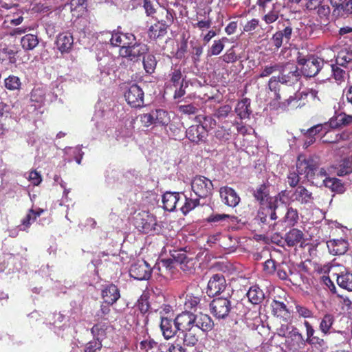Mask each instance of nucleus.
I'll list each match as a JSON object with an SVG mask.
<instances>
[{"mask_svg":"<svg viewBox=\"0 0 352 352\" xmlns=\"http://www.w3.org/2000/svg\"><path fill=\"white\" fill-rule=\"evenodd\" d=\"M276 262L273 259H268L263 263V271L265 274H273L277 269Z\"/></svg>","mask_w":352,"mask_h":352,"instance_id":"0e129e2a","label":"nucleus"},{"mask_svg":"<svg viewBox=\"0 0 352 352\" xmlns=\"http://www.w3.org/2000/svg\"><path fill=\"white\" fill-rule=\"evenodd\" d=\"M172 257L173 258L175 263L181 265V269L183 270H186L187 264L190 261V260L188 258L185 252H175L172 254Z\"/></svg>","mask_w":352,"mask_h":352,"instance_id":"de8ad7c7","label":"nucleus"},{"mask_svg":"<svg viewBox=\"0 0 352 352\" xmlns=\"http://www.w3.org/2000/svg\"><path fill=\"white\" fill-rule=\"evenodd\" d=\"M168 25L166 23L158 22L151 25L148 30L151 38H157L164 36L166 34V29Z\"/></svg>","mask_w":352,"mask_h":352,"instance_id":"c9c22d12","label":"nucleus"},{"mask_svg":"<svg viewBox=\"0 0 352 352\" xmlns=\"http://www.w3.org/2000/svg\"><path fill=\"white\" fill-rule=\"evenodd\" d=\"M337 283L340 287L349 292H352V274L347 270L338 274Z\"/></svg>","mask_w":352,"mask_h":352,"instance_id":"cd10ccee","label":"nucleus"},{"mask_svg":"<svg viewBox=\"0 0 352 352\" xmlns=\"http://www.w3.org/2000/svg\"><path fill=\"white\" fill-rule=\"evenodd\" d=\"M148 47L142 43H134L126 48H120V54L132 62H138L148 53Z\"/></svg>","mask_w":352,"mask_h":352,"instance_id":"423d86ee","label":"nucleus"},{"mask_svg":"<svg viewBox=\"0 0 352 352\" xmlns=\"http://www.w3.org/2000/svg\"><path fill=\"white\" fill-rule=\"evenodd\" d=\"M192 190L199 198H207L212 195L214 186L208 178L197 175L191 181Z\"/></svg>","mask_w":352,"mask_h":352,"instance_id":"39448f33","label":"nucleus"},{"mask_svg":"<svg viewBox=\"0 0 352 352\" xmlns=\"http://www.w3.org/2000/svg\"><path fill=\"white\" fill-rule=\"evenodd\" d=\"M278 76H272L268 82V87L270 91L274 92L276 100H280L281 96L279 94L280 85H286L292 86L298 82L301 78L300 69L296 65L292 63H286L280 65Z\"/></svg>","mask_w":352,"mask_h":352,"instance_id":"f257e3e1","label":"nucleus"},{"mask_svg":"<svg viewBox=\"0 0 352 352\" xmlns=\"http://www.w3.org/2000/svg\"><path fill=\"white\" fill-rule=\"evenodd\" d=\"M175 322L179 331L192 329L195 327V314L190 311H184L177 316Z\"/></svg>","mask_w":352,"mask_h":352,"instance_id":"2eb2a0df","label":"nucleus"},{"mask_svg":"<svg viewBox=\"0 0 352 352\" xmlns=\"http://www.w3.org/2000/svg\"><path fill=\"white\" fill-rule=\"evenodd\" d=\"M296 62L300 66L301 76L305 78L315 77L324 65L322 58L311 54L304 55L302 52H298Z\"/></svg>","mask_w":352,"mask_h":352,"instance_id":"f03ea898","label":"nucleus"},{"mask_svg":"<svg viewBox=\"0 0 352 352\" xmlns=\"http://www.w3.org/2000/svg\"><path fill=\"white\" fill-rule=\"evenodd\" d=\"M157 343L154 341L153 339L151 338L150 336H147V338H144L140 342V348L146 352L150 349H153L157 346Z\"/></svg>","mask_w":352,"mask_h":352,"instance_id":"bf43d9fd","label":"nucleus"},{"mask_svg":"<svg viewBox=\"0 0 352 352\" xmlns=\"http://www.w3.org/2000/svg\"><path fill=\"white\" fill-rule=\"evenodd\" d=\"M200 204L199 198L187 197L182 192V198L180 203V210L184 214H187L189 212L195 209Z\"/></svg>","mask_w":352,"mask_h":352,"instance_id":"a878e982","label":"nucleus"},{"mask_svg":"<svg viewBox=\"0 0 352 352\" xmlns=\"http://www.w3.org/2000/svg\"><path fill=\"white\" fill-rule=\"evenodd\" d=\"M221 201L230 207H235L240 202V197L236 192L232 188L224 186L219 190Z\"/></svg>","mask_w":352,"mask_h":352,"instance_id":"f3484780","label":"nucleus"},{"mask_svg":"<svg viewBox=\"0 0 352 352\" xmlns=\"http://www.w3.org/2000/svg\"><path fill=\"white\" fill-rule=\"evenodd\" d=\"M104 302L113 305L120 297L118 288L113 284L107 285L102 292Z\"/></svg>","mask_w":352,"mask_h":352,"instance_id":"4be33fe9","label":"nucleus"},{"mask_svg":"<svg viewBox=\"0 0 352 352\" xmlns=\"http://www.w3.org/2000/svg\"><path fill=\"white\" fill-rule=\"evenodd\" d=\"M170 81L173 83V86L177 87L182 81V74L180 69H171L168 74Z\"/></svg>","mask_w":352,"mask_h":352,"instance_id":"864d4df0","label":"nucleus"},{"mask_svg":"<svg viewBox=\"0 0 352 352\" xmlns=\"http://www.w3.org/2000/svg\"><path fill=\"white\" fill-rule=\"evenodd\" d=\"M124 97L127 102L133 107H141L144 104V91L142 88L133 84L125 92Z\"/></svg>","mask_w":352,"mask_h":352,"instance_id":"f8f14e48","label":"nucleus"},{"mask_svg":"<svg viewBox=\"0 0 352 352\" xmlns=\"http://www.w3.org/2000/svg\"><path fill=\"white\" fill-rule=\"evenodd\" d=\"M332 76L338 83L344 82L347 76V73L345 70L341 69L338 65H331Z\"/></svg>","mask_w":352,"mask_h":352,"instance_id":"a18cd8bd","label":"nucleus"},{"mask_svg":"<svg viewBox=\"0 0 352 352\" xmlns=\"http://www.w3.org/2000/svg\"><path fill=\"white\" fill-rule=\"evenodd\" d=\"M311 192L309 191L303 186H297L292 192L290 200L292 201H298L301 204H307L313 200Z\"/></svg>","mask_w":352,"mask_h":352,"instance_id":"a211bd4d","label":"nucleus"},{"mask_svg":"<svg viewBox=\"0 0 352 352\" xmlns=\"http://www.w3.org/2000/svg\"><path fill=\"white\" fill-rule=\"evenodd\" d=\"M352 62V50L349 47H342L338 52L336 63L338 65L346 67Z\"/></svg>","mask_w":352,"mask_h":352,"instance_id":"2f4dec72","label":"nucleus"},{"mask_svg":"<svg viewBox=\"0 0 352 352\" xmlns=\"http://www.w3.org/2000/svg\"><path fill=\"white\" fill-rule=\"evenodd\" d=\"M314 177L313 178V181H310L313 184H316V185H318L320 184L319 179H321L322 180L324 179L323 178L326 177L327 172L323 168H319V164L318 161L316 160V167H315V170L314 171Z\"/></svg>","mask_w":352,"mask_h":352,"instance_id":"6e6d98bb","label":"nucleus"},{"mask_svg":"<svg viewBox=\"0 0 352 352\" xmlns=\"http://www.w3.org/2000/svg\"><path fill=\"white\" fill-rule=\"evenodd\" d=\"M259 20L257 19H252L243 25V31L246 32H252L258 27Z\"/></svg>","mask_w":352,"mask_h":352,"instance_id":"774afa93","label":"nucleus"},{"mask_svg":"<svg viewBox=\"0 0 352 352\" xmlns=\"http://www.w3.org/2000/svg\"><path fill=\"white\" fill-rule=\"evenodd\" d=\"M254 197L259 201L261 206H266L267 201L272 198L269 196V191L265 184L260 185L254 192Z\"/></svg>","mask_w":352,"mask_h":352,"instance_id":"473e14b6","label":"nucleus"},{"mask_svg":"<svg viewBox=\"0 0 352 352\" xmlns=\"http://www.w3.org/2000/svg\"><path fill=\"white\" fill-rule=\"evenodd\" d=\"M184 344L187 346H195L199 342V336L197 328L194 327L192 329L184 331Z\"/></svg>","mask_w":352,"mask_h":352,"instance_id":"72a5a7b5","label":"nucleus"},{"mask_svg":"<svg viewBox=\"0 0 352 352\" xmlns=\"http://www.w3.org/2000/svg\"><path fill=\"white\" fill-rule=\"evenodd\" d=\"M226 287L224 276L221 274H215L210 277L208 283L206 294L210 297H214L224 292Z\"/></svg>","mask_w":352,"mask_h":352,"instance_id":"1a4fd4ad","label":"nucleus"},{"mask_svg":"<svg viewBox=\"0 0 352 352\" xmlns=\"http://www.w3.org/2000/svg\"><path fill=\"white\" fill-rule=\"evenodd\" d=\"M196 118L199 122H201V125L206 130V132L208 130L213 129L217 124L216 120L210 116H198Z\"/></svg>","mask_w":352,"mask_h":352,"instance_id":"49530a36","label":"nucleus"},{"mask_svg":"<svg viewBox=\"0 0 352 352\" xmlns=\"http://www.w3.org/2000/svg\"><path fill=\"white\" fill-rule=\"evenodd\" d=\"M235 112L241 119L249 118L252 113L250 109V100L245 98L239 101L235 108Z\"/></svg>","mask_w":352,"mask_h":352,"instance_id":"c85d7f7f","label":"nucleus"},{"mask_svg":"<svg viewBox=\"0 0 352 352\" xmlns=\"http://www.w3.org/2000/svg\"><path fill=\"white\" fill-rule=\"evenodd\" d=\"M351 123L352 116L342 113L331 118L328 122V124L329 126L331 129H338L348 126Z\"/></svg>","mask_w":352,"mask_h":352,"instance_id":"5701e85b","label":"nucleus"},{"mask_svg":"<svg viewBox=\"0 0 352 352\" xmlns=\"http://www.w3.org/2000/svg\"><path fill=\"white\" fill-rule=\"evenodd\" d=\"M21 86V80L19 77L10 76L5 79V87L9 90L19 89Z\"/></svg>","mask_w":352,"mask_h":352,"instance_id":"3c124183","label":"nucleus"},{"mask_svg":"<svg viewBox=\"0 0 352 352\" xmlns=\"http://www.w3.org/2000/svg\"><path fill=\"white\" fill-rule=\"evenodd\" d=\"M155 124L167 125L170 122L168 113L163 109L153 110Z\"/></svg>","mask_w":352,"mask_h":352,"instance_id":"a19ab883","label":"nucleus"},{"mask_svg":"<svg viewBox=\"0 0 352 352\" xmlns=\"http://www.w3.org/2000/svg\"><path fill=\"white\" fill-rule=\"evenodd\" d=\"M243 307L241 302H235L230 296L226 297H218L214 298L210 303L211 313L218 319H225L231 313H234L235 309Z\"/></svg>","mask_w":352,"mask_h":352,"instance_id":"7ed1b4c3","label":"nucleus"},{"mask_svg":"<svg viewBox=\"0 0 352 352\" xmlns=\"http://www.w3.org/2000/svg\"><path fill=\"white\" fill-rule=\"evenodd\" d=\"M279 16V10H278L277 5L274 3L272 9L262 17V19L266 24H271L275 22Z\"/></svg>","mask_w":352,"mask_h":352,"instance_id":"79ce46f5","label":"nucleus"},{"mask_svg":"<svg viewBox=\"0 0 352 352\" xmlns=\"http://www.w3.org/2000/svg\"><path fill=\"white\" fill-rule=\"evenodd\" d=\"M74 38L70 33L60 34L56 40L58 49L61 52H68L72 47Z\"/></svg>","mask_w":352,"mask_h":352,"instance_id":"393cba45","label":"nucleus"},{"mask_svg":"<svg viewBox=\"0 0 352 352\" xmlns=\"http://www.w3.org/2000/svg\"><path fill=\"white\" fill-rule=\"evenodd\" d=\"M329 252L333 255L344 254L348 250V242L342 239L329 240L327 242Z\"/></svg>","mask_w":352,"mask_h":352,"instance_id":"aec40b11","label":"nucleus"},{"mask_svg":"<svg viewBox=\"0 0 352 352\" xmlns=\"http://www.w3.org/2000/svg\"><path fill=\"white\" fill-rule=\"evenodd\" d=\"M295 329L296 327L285 321L276 329V333L279 336L285 337L286 339Z\"/></svg>","mask_w":352,"mask_h":352,"instance_id":"8fccbe9b","label":"nucleus"},{"mask_svg":"<svg viewBox=\"0 0 352 352\" xmlns=\"http://www.w3.org/2000/svg\"><path fill=\"white\" fill-rule=\"evenodd\" d=\"M338 176H344L352 173V159L345 158L342 160L339 165L335 167V172Z\"/></svg>","mask_w":352,"mask_h":352,"instance_id":"e433bc0d","label":"nucleus"},{"mask_svg":"<svg viewBox=\"0 0 352 352\" xmlns=\"http://www.w3.org/2000/svg\"><path fill=\"white\" fill-rule=\"evenodd\" d=\"M32 212L33 210L30 209L27 215L22 219L21 224L18 226V229L19 230H26L30 226L32 223L36 220V216L33 217Z\"/></svg>","mask_w":352,"mask_h":352,"instance_id":"603ef678","label":"nucleus"},{"mask_svg":"<svg viewBox=\"0 0 352 352\" xmlns=\"http://www.w3.org/2000/svg\"><path fill=\"white\" fill-rule=\"evenodd\" d=\"M102 343L100 341L94 339L92 341L89 342L85 347V352H96L97 350H100L102 348Z\"/></svg>","mask_w":352,"mask_h":352,"instance_id":"338daca9","label":"nucleus"},{"mask_svg":"<svg viewBox=\"0 0 352 352\" xmlns=\"http://www.w3.org/2000/svg\"><path fill=\"white\" fill-rule=\"evenodd\" d=\"M45 91L42 88H35L31 93V100L41 104L45 101Z\"/></svg>","mask_w":352,"mask_h":352,"instance_id":"5fc2aeb1","label":"nucleus"},{"mask_svg":"<svg viewBox=\"0 0 352 352\" xmlns=\"http://www.w3.org/2000/svg\"><path fill=\"white\" fill-rule=\"evenodd\" d=\"M160 318V327L163 337L166 340L173 338L179 331L177 327H176L175 318L171 319L168 316H161Z\"/></svg>","mask_w":352,"mask_h":352,"instance_id":"4468645a","label":"nucleus"},{"mask_svg":"<svg viewBox=\"0 0 352 352\" xmlns=\"http://www.w3.org/2000/svg\"><path fill=\"white\" fill-rule=\"evenodd\" d=\"M283 28L279 30L272 37L273 45L280 48L282 45L289 44L293 36V28L289 20L283 25Z\"/></svg>","mask_w":352,"mask_h":352,"instance_id":"6e6552de","label":"nucleus"},{"mask_svg":"<svg viewBox=\"0 0 352 352\" xmlns=\"http://www.w3.org/2000/svg\"><path fill=\"white\" fill-rule=\"evenodd\" d=\"M152 268L145 261H138L131 265L129 274L130 276L139 280H148L151 276Z\"/></svg>","mask_w":352,"mask_h":352,"instance_id":"9d476101","label":"nucleus"},{"mask_svg":"<svg viewBox=\"0 0 352 352\" xmlns=\"http://www.w3.org/2000/svg\"><path fill=\"white\" fill-rule=\"evenodd\" d=\"M302 237V231L294 228L285 234V240L288 246L294 247L301 241Z\"/></svg>","mask_w":352,"mask_h":352,"instance_id":"f704fd0d","label":"nucleus"},{"mask_svg":"<svg viewBox=\"0 0 352 352\" xmlns=\"http://www.w3.org/2000/svg\"><path fill=\"white\" fill-rule=\"evenodd\" d=\"M266 206L267 209H265V210H267L268 212V216L270 217V219H277L278 216L276 214V210L279 208V205H276V204L267 201Z\"/></svg>","mask_w":352,"mask_h":352,"instance_id":"69168bd1","label":"nucleus"},{"mask_svg":"<svg viewBox=\"0 0 352 352\" xmlns=\"http://www.w3.org/2000/svg\"><path fill=\"white\" fill-rule=\"evenodd\" d=\"M292 191L284 190L280 191L277 195L270 198L269 201L279 205V203L284 204L291 197Z\"/></svg>","mask_w":352,"mask_h":352,"instance_id":"37998d69","label":"nucleus"},{"mask_svg":"<svg viewBox=\"0 0 352 352\" xmlns=\"http://www.w3.org/2000/svg\"><path fill=\"white\" fill-rule=\"evenodd\" d=\"M134 226L140 232L145 234H154L160 232L155 217L147 211H142L135 215Z\"/></svg>","mask_w":352,"mask_h":352,"instance_id":"20e7f679","label":"nucleus"},{"mask_svg":"<svg viewBox=\"0 0 352 352\" xmlns=\"http://www.w3.org/2000/svg\"><path fill=\"white\" fill-rule=\"evenodd\" d=\"M109 38L110 44L113 47L126 48L135 41V37L131 33H122L120 32H107L105 34Z\"/></svg>","mask_w":352,"mask_h":352,"instance_id":"9b49d317","label":"nucleus"},{"mask_svg":"<svg viewBox=\"0 0 352 352\" xmlns=\"http://www.w3.org/2000/svg\"><path fill=\"white\" fill-rule=\"evenodd\" d=\"M335 322V317L331 314H326L322 318L319 329L324 335H328L335 332L333 330V324Z\"/></svg>","mask_w":352,"mask_h":352,"instance_id":"bb28decb","label":"nucleus"},{"mask_svg":"<svg viewBox=\"0 0 352 352\" xmlns=\"http://www.w3.org/2000/svg\"><path fill=\"white\" fill-rule=\"evenodd\" d=\"M112 330V327L107 323H99L93 326L91 329V333L98 341H102L107 337L108 332Z\"/></svg>","mask_w":352,"mask_h":352,"instance_id":"b1692460","label":"nucleus"},{"mask_svg":"<svg viewBox=\"0 0 352 352\" xmlns=\"http://www.w3.org/2000/svg\"><path fill=\"white\" fill-rule=\"evenodd\" d=\"M182 192H166L162 197L163 207L166 210L172 212L180 206Z\"/></svg>","mask_w":352,"mask_h":352,"instance_id":"dca6fc26","label":"nucleus"},{"mask_svg":"<svg viewBox=\"0 0 352 352\" xmlns=\"http://www.w3.org/2000/svg\"><path fill=\"white\" fill-rule=\"evenodd\" d=\"M285 222L290 226H294L298 221V212L296 209L292 207L287 208L284 217Z\"/></svg>","mask_w":352,"mask_h":352,"instance_id":"c03bdc74","label":"nucleus"},{"mask_svg":"<svg viewBox=\"0 0 352 352\" xmlns=\"http://www.w3.org/2000/svg\"><path fill=\"white\" fill-rule=\"evenodd\" d=\"M21 43L25 50H32L38 44V39L36 35L28 34L21 38Z\"/></svg>","mask_w":352,"mask_h":352,"instance_id":"4c0bfd02","label":"nucleus"},{"mask_svg":"<svg viewBox=\"0 0 352 352\" xmlns=\"http://www.w3.org/2000/svg\"><path fill=\"white\" fill-rule=\"evenodd\" d=\"M329 127V126L328 122L325 123L324 124H317V125H315V126L311 127L310 129H309L307 131V132L305 133V135L306 136H310V137L314 138V135L319 133L321 131H322L323 129L327 130Z\"/></svg>","mask_w":352,"mask_h":352,"instance_id":"052dcab7","label":"nucleus"},{"mask_svg":"<svg viewBox=\"0 0 352 352\" xmlns=\"http://www.w3.org/2000/svg\"><path fill=\"white\" fill-rule=\"evenodd\" d=\"M301 175L296 170L290 171L287 175V183L291 187H296L300 182Z\"/></svg>","mask_w":352,"mask_h":352,"instance_id":"680f3d73","label":"nucleus"},{"mask_svg":"<svg viewBox=\"0 0 352 352\" xmlns=\"http://www.w3.org/2000/svg\"><path fill=\"white\" fill-rule=\"evenodd\" d=\"M247 296L248 300L253 305L260 304L265 298L263 290L256 285L252 286L249 289Z\"/></svg>","mask_w":352,"mask_h":352,"instance_id":"7c9ffc66","label":"nucleus"},{"mask_svg":"<svg viewBox=\"0 0 352 352\" xmlns=\"http://www.w3.org/2000/svg\"><path fill=\"white\" fill-rule=\"evenodd\" d=\"M322 184L333 192L342 193L345 190L341 180L335 177H325L322 179Z\"/></svg>","mask_w":352,"mask_h":352,"instance_id":"c756f323","label":"nucleus"},{"mask_svg":"<svg viewBox=\"0 0 352 352\" xmlns=\"http://www.w3.org/2000/svg\"><path fill=\"white\" fill-rule=\"evenodd\" d=\"M228 39L226 37L222 38L221 40L214 41V43L211 46L210 49L208 50L209 56H216L219 55L221 51L223 50L224 45L223 43V41H227Z\"/></svg>","mask_w":352,"mask_h":352,"instance_id":"09e8293b","label":"nucleus"},{"mask_svg":"<svg viewBox=\"0 0 352 352\" xmlns=\"http://www.w3.org/2000/svg\"><path fill=\"white\" fill-rule=\"evenodd\" d=\"M178 109L179 112L186 115L195 114L198 111L197 107L192 104L179 105Z\"/></svg>","mask_w":352,"mask_h":352,"instance_id":"e2e57ef3","label":"nucleus"},{"mask_svg":"<svg viewBox=\"0 0 352 352\" xmlns=\"http://www.w3.org/2000/svg\"><path fill=\"white\" fill-rule=\"evenodd\" d=\"M142 64L146 73L152 74L157 65L155 57L153 54H146L142 58Z\"/></svg>","mask_w":352,"mask_h":352,"instance_id":"ea45409f","label":"nucleus"},{"mask_svg":"<svg viewBox=\"0 0 352 352\" xmlns=\"http://www.w3.org/2000/svg\"><path fill=\"white\" fill-rule=\"evenodd\" d=\"M306 341L302 336L296 329L285 339L287 349L292 352H302Z\"/></svg>","mask_w":352,"mask_h":352,"instance_id":"ddd939ff","label":"nucleus"},{"mask_svg":"<svg viewBox=\"0 0 352 352\" xmlns=\"http://www.w3.org/2000/svg\"><path fill=\"white\" fill-rule=\"evenodd\" d=\"M316 160L311 157H306L302 155H299L296 162V171L298 174L304 175L308 181H313Z\"/></svg>","mask_w":352,"mask_h":352,"instance_id":"0eeeda50","label":"nucleus"},{"mask_svg":"<svg viewBox=\"0 0 352 352\" xmlns=\"http://www.w3.org/2000/svg\"><path fill=\"white\" fill-rule=\"evenodd\" d=\"M214 322L211 318L202 313L195 314V324L194 327L197 328V331H208L212 329Z\"/></svg>","mask_w":352,"mask_h":352,"instance_id":"412c9836","label":"nucleus"},{"mask_svg":"<svg viewBox=\"0 0 352 352\" xmlns=\"http://www.w3.org/2000/svg\"><path fill=\"white\" fill-rule=\"evenodd\" d=\"M271 307L273 314L277 317H284L289 314L285 304L283 302L274 300L272 302Z\"/></svg>","mask_w":352,"mask_h":352,"instance_id":"58836bf2","label":"nucleus"},{"mask_svg":"<svg viewBox=\"0 0 352 352\" xmlns=\"http://www.w3.org/2000/svg\"><path fill=\"white\" fill-rule=\"evenodd\" d=\"M206 136V130L201 125H192L186 131V137L192 142H203Z\"/></svg>","mask_w":352,"mask_h":352,"instance_id":"6ab92c4d","label":"nucleus"},{"mask_svg":"<svg viewBox=\"0 0 352 352\" xmlns=\"http://www.w3.org/2000/svg\"><path fill=\"white\" fill-rule=\"evenodd\" d=\"M140 118L141 123L145 127H148L152 124H155L153 110L149 113L140 115Z\"/></svg>","mask_w":352,"mask_h":352,"instance_id":"4d7b16f0","label":"nucleus"},{"mask_svg":"<svg viewBox=\"0 0 352 352\" xmlns=\"http://www.w3.org/2000/svg\"><path fill=\"white\" fill-rule=\"evenodd\" d=\"M280 64L265 65L261 70L259 77L264 78L270 76L275 72H279Z\"/></svg>","mask_w":352,"mask_h":352,"instance_id":"13d9d810","label":"nucleus"}]
</instances>
